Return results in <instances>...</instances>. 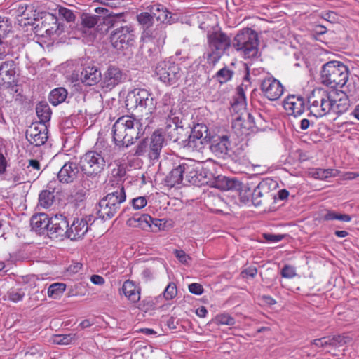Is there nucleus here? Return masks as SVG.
<instances>
[{"instance_id":"1","label":"nucleus","mask_w":359,"mask_h":359,"mask_svg":"<svg viewBox=\"0 0 359 359\" xmlns=\"http://www.w3.org/2000/svg\"><path fill=\"white\" fill-rule=\"evenodd\" d=\"M140 120L132 116H122L112 127L113 140L118 147H128L142 134Z\"/></svg>"},{"instance_id":"2","label":"nucleus","mask_w":359,"mask_h":359,"mask_svg":"<svg viewBox=\"0 0 359 359\" xmlns=\"http://www.w3.org/2000/svg\"><path fill=\"white\" fill-rule=\"evenodd\" d=\"M320 78L322 83L331 88H342L348 79V68L340 61H329L323 65Z\"/></svg>"},{"instance_id":"3","label":"nucleus","mask_w":359,"mask_h":359,"mask_svg":"<svg viewBox=\"0 0 359 359\" xmlns=\"http://www.w3.org/2000/svg\"><path fill=\"white\" fill-rule=\"evenodd\" d=\"M257 34L250 28H246L236 34L233 46L245 59L255 60L259 56Z\"/></svg>"},{"instance_id":"4","label":"nucleus","mask_w":359,"mask_h":359,"mask_svg":"<svg viewBox=\"0 0 359 359\" xmlns=\"http://www.w3.org/2000/svg\"><path fill=\"white\" fill-rule=\"evenodd\" d=\"M208 48L203 57L210 66H215L231 45L229 37L222 32L208 34Z\"/></svg>"},{"instance_id":"5","label":"nucleus","mask_w":359,"mask_h":359,"mask_svg":"<svg viewBox=\"0 0 359 359\" xmlns=\"http://www.w3.org/2000/svg\"><path fill=\"white\" fill-rule=\"evenodd\" d=\"M310 114L315 117H323L331 112L333 107L332 95L323 88L314 89L308 98Z\"/></svg>"},{"instance_id":"6","label":"nucleus","mask_w":359,"mask_h":359,"mask_svg":"<svg viewBox=\"0 0 359 359\" xmlns=\"http://www.w3.org/2000/svg\"><path fill=\"white\" fill-rule=\"evenodd\" d=\"M164 142L165 138L162 130H156L149 139L144 140L137 144L135 154L147 156L151 161H157L160 157Z\"/></svg>"},{"instance_id":"7","label":"nucleus","mask_w":359,"mask_h":359,"mask_svg":"<svg viewBox=\"0 0 359 359\" xmlns=\"http://www.w3.org/2000/svg\"><path fill=\"white\" fill-rule=\"evenodd\" d=\"M126 105L129 109H147L151 114L156 107L152 93L147 89L137 88L128 91Z\"/></svg>"},{"instance_id":"8","label":"nucleus","mask_w":359,"mask_h":359,"mask_svg":"<svg viewBox=\"0 0 359 359\" xmlns=\"http://www.w3.org/2000/svg\"><path fill=\"white\" fill-rule=\"evenodd\" d=\"M81 170L88 177L100 175L106 168V160L104 156L95 149L88 151L81 158Z\"/></svg>"},{"instance_id":"9","label":"nucleus","mask_w":359,"mask_h":359,"mask_svg":"<svg viewBox=\"0 0 359 359\" xmlns=\"http://www.w3.org/2000/svg\"><path fill=\"white\" fill-rule=\"evenodd\" d=\"M158 79L166 86L176 85L182 76V71L179 64L171 60L158 62L156 67Z\"/></svg>"},{"instance_id":"10","label":"nucleus","mask_w":359,"mask_h":359,"mask_svg":"<svg viewBox=\"0 0 359 359\" xmlns=\"http://www.w3.org/2000/svg\"><path fill=\"white\" fill-rule=\"evenodd\" d=\"M216 187L222 190L237 191L241 205H250L252 203V189L248 187V184H243L235 178H229L225 176L219 177L216 182Z\"/></svg>"},{"instance_id":"11","label":"nucleus","mask_w":359,"mask_h":359,"mask_svg":"<svg viewBox=\"0 0 359 359\" xmlns=\"http://www.w3.org/2000/svg\"><path fill=\"white\" fill-rule=\"evenodd\" d=\"M127 79L126 73L120 67L110 65L104 73L101 82L103 90L107 92L123 83Z\"/></svg>"},{"instance_id":"12","label":"nucleus","mask_w":359,"mask_h":359,"mask_svg":"<svg viewBox=\"0 0 359 359\" xmlns=\"http://www.w3.org/2000/svg\"><path fill=\"white\" fill-rule=\"evenodd\" d=\"M16 16L22 17L25 20H28V24L34 23L33 21L38 20L39 18H43L41 15H44L46 20L54 21L56 23V19L53 15L50 13H40L36 11L35 7L32 4H27L26 3H20L16 4L12 9Z\"/></svg>"},{"instance_id":"13","label":"nucleus","mask_w":359,"mask_h":359,"mask_svg":"<svg viewBox=\"0 0 359 359\" xmlns=\"http://www.w3.org/2000/svg\"><path fill=\"white\" fill-rule=\"evenodd\" d=\"M110 38L112 46L116 49L127 48L134 41L133 30L130 26H121L111 32Z\"/></svg>"},{"instance_id":"14","label":"nucleus","mask_w":359,"mask_h":359,"mask_svg":"<svg viewBox=\"0 0 359 359\" xmlns=\"http://www.w3.org/2000/svg\"><path fill=\"white\" fill-rule=\"evenodd\" d=\"M260 90L264 96L271 101L278 100L284 92L281 83L273 76H267L261 81Z\"/></svg>"},{"instance_id":"15","label":"nucleus","mask_w":359,"mask_h":359,"mask_svg":"<svg viewBox=\"0 0 359 359\" xmlns=\"http://www.w3.org/2000/svg\"><path fill=\"white\" fill-rule=\"evenodd\" d=\"M69 221L67 217L56 215L50 218V223L48 236L50 238H68Z\"/></svg>"},{"instance_id":"16","label":"nucleus","mask_w":359,"mask_h":359,"mask_svg":"<svg viewBox=\"0 0 359 359\" xmlns=\"http://www.w3.org/2000/svg\"><path fill=\"white\" fill-rule=\"evenodd\" d=\"M111 197H104L99 202L97 215L102 220H109L114 217L120 210V205L124 201L111 199Z\"/></svg>"},{"instance_id":"17","label":"nucleus","mask_w":359,"mask_h":359,"mask_svg":"<svg viewBox=\"0 0 359 359\" xmlns=\"http://www.w3.org/2000/svg\"><path fill=\"white\" fill-rule=\"evenodd\" d=\"M210 149L217 156L224 158L232 149L230 135L214 136L210 140Z\"/></svg>"},{"instance_id":"18","label":"nucleus","mask_w":359,"mask_h":359,"mask_svg":"<svg viewBox=\"0 0 359 359\" xmlns=\"http://www.w3.org/2000/svg\"><path fill=\"white\" fill-rule=\"evenodd\" d=\"M278 184L272 179H265L261 181L258 185L252 191V198H251L252 204L255 207H259L262 205L261 198L264 194H267L271 189L276 188Z\"/></svg>"},{"instance_id":"19","label":"nucleus","mask_w":359,"mask_h":359,"mask_svg":"<svg viewBox=\"0 0 359 359\" xmlns=\"http://www.w3.org/2000/svg\"><path fill=\"white\" fill-rule=\"evenodd\" d=\"M283 106L288 115L297 117L304 111L305 100L302 96L290 95L284 100Z\"/></svg>"},{"instance_id":"20","label":"nucleus","mask_w":359,"mask_h":359,"mask_svg":"<svg viewBox=\"0 0 359 359\" xmlns=\"http://www.w3.org/2000/svg\"><path fill=\"white\" fill-rule=\"evenodd\" d=\"M26 138L31 144L40 147L44 144L48 138V129L44 124L31 126L27 130Z\"/></svg>"},{"instance_id":"21","label":"nucleus","mask_w":359,"mask_h":359,"mask_svg":"<svg viewBox=\"0 0 359 359\" xmlns=\"http://www.w3.org/2000/svg\"><path fill=\"white\" fill-rule=\"evenodd\" d=\"M79 168L74 162L66 163L57 173V179L62 183H72L78 177Z\"/></svg>"},{"instance_id":"22","label":"nucleus","mask_w":359,"mask_h":359,"mask_svg":"<svg viewBox=\"0 0 359 359\" xmlns=\"http://www.w3.org/2000/svg\"><path fill=\"white\" fill-rule=\"evenodd\" d=\"M50 218L46 213H39L32 217L31 228L39 235H48Z\"/></svg>"},{"instance_id":"23","label":"nucleus","mask_w":359,"mask_h":359,"mask_svg":"<svg viewBox=\"0 0 359 359\" xmlns=\"http://www.w3.org/2000/svg\"><path fill=\"white\" fill-rule=\"evenodd\" d=\"M101 79V72L95 65H84L82 68L80 80L88 86H93L97 83Z\"/></svg>"},{"instance_id":"24","label":"nucleus","mask_w":359,"mask_h":359,"mask_svg":"<svg viewBox=\"0 0 359 359\" xmlns=\"http://www.w3.org/2000/svg\"><path fill=\"white\" fill-rule=\"evenodd\" d=\"M165 123V129H161L163 136L166 135L172 142H177L180 140V130L183 129L182 122L178 117L175 116L167 118Z\"/></svg>"},{"instance_id":"25","label":"nucleus","mask_w":359,"mask_h":359,"mask_svg":"<svg viewBox=\"0 0 359 359\" xmlns=\"http://www.w3.org/2000/svg\"><path fill=\"white\" fill-rule=\"evenodd\" d=\"M88 231V224L83 218H75L69 225L68 238L77 240L82 238Z\"/></svg>"},{"instance_id":"26","label":"nucleus","mask_w":359,"mask_h":359,"mask_svg":"<svg viewBox=\"0 0 359 359\" xmlns=\"http://www.w3.org/2000/svg\"><path fill=\"white\" fill-rule=\"evenodd\" d=\"M105 189L107 194L104 197L109 196L111 197V199H114L115 201H126V195L123 184H122L121 182H118V181L114 179H109Z\"/></svg>"},{"instance_id":"27","label":"nucleus","mask_w":359,"mask_h":359,"mask_svg":"<svg viewBox=\"0 0 359 359\" xmlns=\"http://www.w3.org/2000/svg\"><path fill=\"white\" fill-rule=\"evenodd\" d=\"M174 98L170 93H165L163 95L161 101L156 102L155 109L158 114L166 118H172L173 115Z\"/></svg>"},{"instance_id":"28","label":"nucleus","mask_w":359,"mask_h":359,"mask_svg":"<svg viewBox=\"0 0 359 359\" xmlns=\"http://www.w3.org/2000/svg\"><path fill=\"white\" fill-rule=\"evenodd\" d=\"M208 129L204 124H197L194 126L187 139V146L194 148L197 147L198 142L201 144L203 143L201 140L208 137Z\"/></svg>"},{"instance_id":"29","label":"nucleus","mask_w":359,"mask_h":359,"mask_svg":"<svg viewBox=\"0 0 359 359\" xmlns=\"http://www.w3.org/2000/svg\"><path fill=\"white\" fill-rule=\"evenodd\" d=\"M152 222L153 218L148 214H135L126 220V224L130 227L148 231L151 228Z\"/></svg>"},{"instance_id":"30","label":"nucleus","mask_w":359,"mask_h":359,"mask_svg":"<svg viewBox=\"0 0 359 359\" xmlns=\"http://www.w3.org/2000/svg\"><path fill=\"white\" fill-rule=\"evenodd\" d=\"M121 290L125 297L131 303H137L140 300L141 289L133 280H126Z\"/></svg>"},{"instance_id":"31","label":"nucleus","mask_w":359,"mask_h":359,"mask_svg":"<svg viewBox=\"0 0 359 359\" xmlns=\"http://www.w3.org/2000/svg\"><path fill=\"white\" fill-rule=\"evenodd\" d=\"M144 34L158 48L162 47L166 39V32L164 25H159L155 29L144 31Z\"/></svg>"},{"instance_id":"32","label":"nucleus","mask_w":359,"mask_h":359,"mask_svg":"<svg viewBox=\"0 0 359 359\" xmlns=\"http://www.w3.org/2000/svg\"><path fill=\"white\" fill-rule=\"evenodd\" d=\"M15 74V64L13 60L5 61L0 66V81L11 83Z\"/></svg>"},{"instance_id":"33","label":"nucleus","mask_w":359,"mask_h":359,"mask_svg":"<svg viewBox=\"0 0 359 359\" xmlns=\"http://www.w3.org/2000/svg\"><path fill=\"white\" fill-rule=\"evenodd\" d=\"M252 114L248 113L247 120L241 122V120H237L235 123L236 126L241 127V135H247L250 133H255L259 130V126H257V121Z\"/></svg>"},{"instance_id":"34","label":"nucleus","mask_w":359,"mask_h":359,"mask_svg":"<svg viewBox=\"0 0 359 359\" xmlns=\"http://www.w3.org/2000/svg\"><path fill=\"white\" fill-rule=\"evenodd\" d=\"M95 149L104 156V160L106 161L114 158L116 154V147L109 144L108 142L104 140L97 141L95 145Z\"/></svg>"},{"instance_id":"35","label":"nucleus","mask_w":359,"mask_h":359,"mask_svg":"<svg viewBox=\"0 0 359 359\" xmlns=\"http://www.w3.org/2000/svg\"><path fill=\"white\" fill-rule=\"evenodd\" d=\"M180 164L185 182L191 184L196 183L198 171L196 170L193 162L182 163Z\"/></svg>"},{"instance_id":"36","label":"nucleus","mask_w":359,"mask_h":359,"mask_svg":"<svg viewBox=\"0 0 359 359\" xmlns=\"http://www.w3.org/2000/svg\"><path fill=\"white\" fill-rule=\"evenodd\" d=\"M183 181L184 176L182 174L181 164L173 168L165 179L166 185L170 187L180 184L182 183Z\"/></svg>"},{"instance_id":"37","label":"nucleus","mask_w":359,"mask_h":359,"mask_svg":"<svg viewBox=\"0 0 359 359\" xmlns=\"http://www.w3.org/2000/svg\"><path fill=\"white\" fill-rule=\"evenodd\" d=\"M25 297V289L22 287H11L3 296L4 301L18 303L23 300Z\"/></svg>"},{"instance_id":"38","label":"nucleus","mask_w":359,"mask_h":359,"mask_svg":"<svg viewBox=\"0 0 359 359\" xmlns=\"http://www.w3.org/2000/svg\"><path fill=\"white\" fill-rule=\"evenodd\" d=\"M149 11L152 13L154 20L156 19L157 22H160V25H163V22L167 20L169 14L167 9L159 4L150 6Z\"/></svg>"},{"instance_id":"39","label":"nucleus","mask_w":359,"mask_h":359,"mask_svg":"<svg viewBox=\"0 0 359 359\" xmlns=\"http://www.w3.org/2000/svg\"><path fill=\"white\" fill-rule=\"evenodd\" d=\"M67 96V91L65 88L60 87L52 90L48 96L49 102L54 106L63 102Z\"/></svg>"},{"instance_id":"40","label":"nucleus","mask_w":359,"mask_h":359,"mask_svg":"<svg viewBox=\"0 0 359 359\" xmlns=\"http://www.w3.org/2000/svg\"><path fill=\"white\" fill-rule=\"evenodd\" d=\"M36 112L41 122L45 123L50 121L52 111L50 107L47 103H39L36 107Z\"/></svg>"},{"instance_id":"41","label":"nucleus","mask_w":359,"mask_h":359,"mask_svg":"<svg viewBox=\"0 0 359 359\" xmlns=\"http://www.w3.org/2000/svg\"><path fill=\"white\" fill-rule=\"evenodd\" d=\"M233 74L234 72L232 69L227 66H224L216 72L213 78L220 84H223L231 81Z\"/></svg>"},{"instance_id":"42","label":"nucleus","mask_w":359,"mask_h":359,"mask_svg":"<svg viewBox=\"0 0 359 359\" xmlns=\"http://www.w3.org/2000/svg\"><path fill=\"white\" fill-rule=\"evenodd\" d=\"M65 290L66 284L62 283H55L48 287L47 294L51 299H57L60 298Z\"/></svg>"},{"instance_id":"43","label":"nucleus","mask_w":359,"mask_h":359,"mask_svg":"<svg viewBox=\"0 0 359 359\" xmlns=\"http://www.w3.org/2000/svg\"><path fill=\"white\" fill-rule=\"evenodd\" d=\"M5 180L11 182L13 186L20 184L25 181L23 171L20 168L13 169L8 174L6 175Z\"/></svg>"},{"instance_id":"44","label":"nucleus","mask_w":359,"mask_h":359,"mask_svg":"<svg viewBox=\"0 0 359 359\" xmlns=\"http://www.w3.org/2000/svg\"><path fill=\"white\" fill-rule=\"evenodd\" d=\"M55 198L54 193L48 190L42 191L39 196V205L45 208L50 207Z\"/></svg>"},{"instance_id":"45","label":"nucleus","mask_w":359,"mask_h":359,"mask_svg":"<svg viewBox=\"0 0 359 359\" xmlns=\"http://www.w3.org/2000/svg\"><path fill=\"white\" fill-rule=\"evenodd\" d=\"M349 107V102L346 97L340 98L339 100L333 99V107L332 111L336 114H342L346 112Z\"/></svg>"},{"instance_id":"46","label":"nucleus","mask_w":359,"mask_h":359,"mask_svg":"<svg viewBox=\"0 0 359 359\" xmlns=\"http://www.w3.org/2000/svg\"><path fill=\"white\" fill-rule=\"evenodd\" d=\"M137 20L138 22L144 27L147 28V30L152 25L154 22V18L152 13L149 12H142L137 15Z\"/></svg>"},{"instance_id":"47","label":"nucleus","mask_w":359,"mask_h":359,"mask_svg":"<svg viewBox=\"0 0 359 359\" xmlns=\"http://www.w3.org/2000/svg\"><path fill=\"white\" fill-rule=\"evenodd\" d=\"M332 337L334 348L343 346L352 341V338L346 334L332 335Z\"/></svg>"},{"instance_id":"48","label":"nucleus","mask_w":359,"mask_h":359,"mask_svg":"<svg viewBox=\"0 0 359 359\" xmlns=\"http://www.w3.org/2000/svg\"><path fill=\"white\" fill-rule=\"evenodd\" d=\"M11 24L8 18L0 16V44L11 31Z\"/></svg>"},{"instance_id":"49","label":"nucleus","mask_w":359,"mask_h":359,"mask_svg":"<svg viewBox=\"0 0 359 359\" xmlns=\"http://www.w3.org/2000/svg\"><path fill=\"white\" fill-rule=\"evenodd\" d=\"M100 18L95 15L84 13L81 16L82 25L88 28L94 27L98 22Z\"/></svg>"},{"instance_id":"50","label":"nucleus","mask_w":359,"mask_h":359,"mask_svg":"<svg viewBox=\"0 0 359 359\" xmlns=\"http://www.w3.org/2000/svg\"><path fill=\"white\" fill-rule=\"evenodd\" d=\"M215 323L217 325L232 326L235 324V319L228 313H221L215 317Z\"/></svg>"},{"instance_id":"51","label":"nucleus","mask_w":359,"mask_h":359,"mask_svg":"<svg viewBox=\"0 0 359 359\" xmlns=\"http://www.w3.org/2000/svg\"><path fill=\"white\" fill-rule=\"evenodd\" d=\"M177 294V286L175 283H170L163 291V297L166 300L174 299Z\"/></svg>"},{"instance_id":"52","label":"nucleus","mask_w":359,"mask_h":359,"mask_svg":"<svg viewBox=\"0 0 359 359\" xmlns=\"http://www.w3.org/2000/svg\"><path fill=\"white\" fill-rule=\"evenodd\" d=\"M130 204L134 210H140L147 205V198L146 196H138L133 198Z\"/></svg>"},{"instance_id":"53","label":"nucleus","mask_w":359,"mask_h":359,"mask_svg":"<svg viewBox=\"0 0 359 359\" xmlns=\"http://www.w3.org/2000/svg\"><path fill=\"white\" fill-rule=\"evenodd\" d=\"M75 338V334H58L55 337L54 342L57 344H69Z\"/></svg>"},{"instance_id":"54","label":"nucleus","mask_w":359,"mask_h":359,"mask_svg":"<svg viewBox=\"0 0 359 359\" xmlns=\"http://www.w3.org/2000/svg\"><path fill=\"white\" fill-rule=\"evenodd\" d=\"M126 174L125 168L123 165H119L117 168L112 170V176L110 179H114L118 182L123 184V178Z\"/></svg>"},{"instance_id":"55","label":"nucleus","mask_w":359,"mask_h":359,"mask_svg":"<svg viewBox=\"0 0 359 359\" xmlns=\"http://www.w3.org/2000/svg\"><path fill=\"white\" fill-rule=\"evenodd\" d=\"M60 16L65 19L68 22L74 21L75 15L70 9L65 7H60L58 10Z\"/></svg>"},{"instance_id":"56","label":"nucleus","mask_w":359,"mask_h":359,"mask_svg":"<svg viewBox=\"0 0 359 359\" xmlns=\"http://www.w3.org/2000/svg\"><path fill=\"white\" fill-rule=\"evenodd\" d=\"M234 104L244 106L245 104V95L243 88L238 86L236 88V94L234 97Z\"/></svg>"},{"instance_id":"57","label":"nucleus","mask_w":359,"mask_h":359,"mask_svg":"<svg viewBox=\"0 0 359 359\" xmlns=\"http://www.w3.org/2000/svg\"><path fill=\"white\" fill-rule=\"evenodd\" d=\"M297 275L295 268L290 265H285L281 270V276L285 278H292Z\"/></svg>"},{"instance_id":"58","label":"nucleus","mask_w":359,"mask_h":359,"mask_svg":"<svg viewBox=\"0 0 359 359\" xmlns=\"http://www.w3.org/2000/svg\"><path fill=\"white\" fill-rule=\"evenodd\" d=\"M174 254L177 259L183 264H189L191 257L182 250H175Z\"/></svg>"},{"instance_id":"59","label":"nucleus","mask_w":359,"mask_h":359,"mask_svg":"<svg viewBox=\"0 0 359 359\" xmlns=\"http://www.w3.org/2000/svg\"><path fill=\"white\" fill-rule=\"evenodd\" d=\"M320 16L331 23L335 22L338 19L337 13L332 11H323L320 13Z\"/></svg>"},{"instance_id":"60","label":"nucleus","mask_w":359,"mask_h":359,"mask_svg":"<svg viewBox=\"0 0 359 359\" xmlns=\"http://www.w3.org/2000/svg\"><path fill=\"white\" fill-rule=\"evenodd\" d=\"M189 290L191 294L196 295H201L204 292L203 286L201 284L196 283H191L189 285Z\"/></svg>"},{"instance_id":"61","label":"nucleus","mask_w":359,"mask_h":359,"mask_svg":"<svg viewBox=\"0 0 359 359\" xmlns=\"http://www.w3.org/2000/svg\"><path fill=\"white\" fill-rule=\"evenodd\" d=\"M283 235L281 234H272V233H264V238L266 241L271 243H277L283 240Z\"/></svg>"},{"instance_id":"62","label":"nucleus","mask_w":359,"mask_h":359,"mask_svg":"<svg viewBox=\"0 0 359 359\" xmlns=\"http://www.w3.org/2000/svg\"><path fill=\"white\" fill-rule=\"evenodd\" d=\"M309 175L316 180H325V175H323V168H313L309 171Z\"/></svg>"},{"instance_id":"63","label":"nucleus","mask_w":359,"mask_h":359,"mask_svg":"<svg viewBox=\"0 0 359 359\" xmlns=\"http://www.w3.org/2000/svg\"><path fill=\"white\" fill-rule=\"evenodd\" d=\"M338 215L339 213L333 210H327L326 212L322 216V219L325 221L338 220Z\"/></svg>"},{"instance_id":"64","label":"nucleus","mask_w":359,"mask_h":359,"mask_svg":"<svg viewBox=\"0 0 359 359\" xmlns=\"http://www.w3.org/2000/svg\"><path fill=\"white\" fill-rule=\"evenodd\" d=\"M7 166L8 162L3 154L2 149L0 148V175L5 173Z\"/></svg>"}]
</instances>
